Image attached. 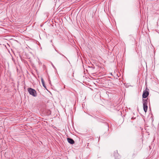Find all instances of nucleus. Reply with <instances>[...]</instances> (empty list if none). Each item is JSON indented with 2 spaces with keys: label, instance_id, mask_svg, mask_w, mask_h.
Returning a JSON list of instances; mask_svg holds the SVG:
<instances>
[{
  "label": "nucleus",
  "instance_id": "1",
  "mask_svg": "<svg viewBox=\"0 0 159 159\" xmlns=\"http://www.w3.org/2000/svg\"><path fill=\"white\" fill-rule=\"evenodd\" d=\"M29 93L34 97H36L37 96V94L36 91L30 88H29L27 89Z\"/></svg>",
  "mask_w": 159,
  "mask_h": 159
},
{
  "label": "nucleus",
  "instance_id": "2",
  "mask_svg": "<svg viewBox=\"0 0 159 159\" xmlns=\"http://www.w3.org/2000/svg\"><path fill=\"white\" fill-rule=\"evenodd\" d=\"M148 102H149V101H148V100H143V108L145 112L147 111Z\"/></svg>",
  "mask_w": 159,
  "mask_h": 159
},
{
  "label": "nucleus",
  "instance_id": "3",
  "mask_svg": "<svg viewBox=\"0 0 159 159\" xmlns=\"http://www.w3.org/2000/svg\"><path fill=\"white\" fill-rule=\"evenodd\" d=\"M149 89H148L147 87H146V89L145 90H144L143 93V98H145L148 96L149 95V93L148 92Z\"/></svg>",
  "mask_w": 159,
  "mask_h": 159
},
{
  "label": "nucleus",
  "instance_id": "4",
  "mask_svg": "<svg viewBox=\"0 0 159 159\" xmlns=\"http://www.w3.org/2000/svg\"><path fill=\"white\" fill-rule=\"evenodd\" d=\"M67 140L68 142L70 144H73L75 143V141L72 139L70 138H67Z\"/></svg>",
  "mask_w": 159,
  "mask_h": 159
},
{
  "label": "nucleus",
  "instance_id": "5",
  "mask_svg": "<svg viewBox=\"0 0 159 159\" xmlns=\"http://www.w3.org/2000/svg\"><path fill=\"white\" fill-rule=\"evenodd\" d=\"M41 82H42V83L43 86L44 87L46 88V86L45 85L43 79L42 78H41Z\"/></svg>",
  "mask_w": 159,
  "mask_h": 159
},
{
  "label": "nucleus",
  "instance_id": "6",
  "mask_svg": "<svg viewBox=\"0 0 159 159\" xmlns=\"http://www.w3.org/2000/svg\"><path fill=\"white\" fill-rule=\"evenodd\" d=\"M157 96L158 97V98L159 99V93L157 94Z\"/></svg>",
  "mask_w": 159,
  "mask_h": 159
},
{
  "label": "nucleus",
  "instance_id": "7",
  "mask_svg": "<svg viewBox=\"0 0 159 159\" xmlns=\"http://www.w3.org/2000/svg\"><path fill=\"white\" fill-rule=\"evenodd\" d=\"M142 146H143V141L142 140Z\"/></svg>",
  "mask_w": 159,
  "mask_h": 159
},
{
  "label": "nucleus",
  "instance_id": "8",
  "mask_svg": "<svg viewBox=\"0 0 159 159\" xmlns=\"http://www.w3.org/2000/svg\"><path fill=\"white\" fill-rule=\"evenodd\" d=\"M88 145H89V143H88Z\"/></svg>",
  "mask_w": 159,
  "mask_h": 159
}]
</instances>
